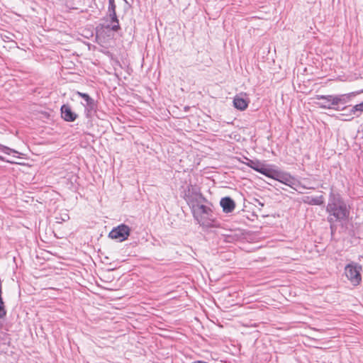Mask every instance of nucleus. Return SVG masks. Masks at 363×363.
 <instances>
[{
	"label": "nucleus",
	"mask_w": 363,
	"mask_h": 363,
	"mask_svg": "<svg viewBox=\"0 0 363 363\" xmlns=\"http://www.w3.org/2000/svg\"><path fill=\"white\" fill-rule=\"evenodd\" d=\"M328 213L329 223L347 221L350 214V206L338 192L333 189L328 195V202L326 206Z\"/></svg>",
	"instance_id": "f257e3e1"
},
{
	"label": "nucleus",
	"mask_w": 363,
	"mask_h": 363,
	"mask_svg": "<svg viewBox=\"0 0 363 363\" xmlns=\"http://www.w3.org/2000/svg\"><path fill=\"white\" fill-rule=\"evenodd\" d=\"M180 196L185 200L189 208H194L198 203H208L207 199L202 194L201 188L191 182L184 184L179 188Z\"/></svg>",
	"instance_id": "f03ea898"
},
{
	"label": "nucleus",
	"mask_w": 363,
	"mask_h": 363,
	"mask_svg": "<svg viewBox=\"0 0 363 363\" xmlns=\"http://www.w3.org/2000/svg\"><path fill=\"white\" fill-rule=\"evenodd\" d=\"M268 178L273 179L276 181L279 182L289 187L292 188L295 191H298L297 187H301L303 189H314L313 187H306L302 184L298 180L294 177L291 176L289 173L280 172L274 169H272L271 173Z\"/></svg>",
	"instance_id": "7ed1b4c3"
},
{
	"label": "nucleus",
	"mask_w": 363,
	"mask_h": 363,
	"mask_svg": "<svg viewBox=\"0 0 363 363\" xmlns=\"http://www.w3.org/2000/svg\"><path fill=\"white\" fill-rule=\"evenodd\" d=\"M362 265L354 262L347 264L345 267V276L354 286H358L362 281Z\"/></svg>",
	"instance_id": "20e7f679"
},
{
	"label": "nucleus",
	"mask_w": 363,
	"mask_h": 363,
	"mask_svg": "<svg viewBox=\"0 0 363 363\" xmlns=\"http://www.w3.org/2000/svg\"><path fill=\"white\" fill-rule=\"evenodd\" d=\"M77 95L81 97L84 101L81 104L84 107V115L86 118H92L96 115L98 109V102L91 98L88 94L80 91L77 92Z\"/></svg>",
	"instance_id": "39448f33"
},
{
	"label": "nucleus",
	"mask_w": 363,
	"mask_h": 363,
	"mask_svg": "<svg viewBox=\"0 0 363 363\" xmlns=\"http://www.w3.org/2000/svg\"><path fill=\"white\" fill-rule=\"evenodd\" d=\"M314 99L319 101H315V104L320 108L339 111L336 94L315 95Z\"/></svg>",
	"instance_id": "423d86ee"
},
{
	"label": "nucleus",
	"mask_w": 363,
	"mask_h": 363,
	"mask_svg": "<svg viewBox=\"0 0 363 363\" xmlns=\"http://www.w3.org/2000/svg\"><path fill=\"white\" fill-rule=\"evenodd\" d=\"M131 229L130 228L124 224L121 223L116 227H114L108 233V237L115 240L118 242H123L128 240V237L130 235Z\"/></svg>",
	"instance_id": "0eeeda50"
},
{
	"label": "nucleus",
	"mask_w": 363,
	"mask_h": 363,
	"mask_svg": "<svg viewBox=\"0 0 363 363\" xmlns=\"http://www.w3.org/2000/svg\"><path fill=\"white\" fill-rule=\"evenodd\" d=\"M205 203H198L194 208H190L194 219L203 225H204V223L202 222L203 218L208 217L211 216L212 213L211 208Z\"/></svg>",
	"instance_id": "6e6552de"
},
{
	"label": "nucleus",
	"mask_w": 363,
	"mask_h": 363,
	"mask_svg": "<svg viewBox=\"0 0 363 363\" xmlns=\"http://www.w3.org/2000/svg\"><path fill=\"white\" fill-rule=\"evenodd\" d=\"M245 159L247 161L245 162V164L247 167L264 175L267 177H269V176H270L269 174L272 169L268 167L267 165H265L264 163H262L258 160H251L247 157H245Z\"/></svg>",
	"instance_id": "1a4fd4ad"
},
{
	"label": "nucleus",
	"mask_w": 363,
	"mask_h": 363,
	"mask_svg": "<svg viewBox=\"0 0 363 363\" xmlns=\"http://www.w3.org/2000/svg\"><path fill=\"white\" fill-rule=\"evenodd\" d=\"M359 93V91H352L347 94H336L339 111H347L348 109V106L346 104L350 103Z\"/></svg>",
	"instance_id": "9d476101"
},
{
	"label": "nucleus",
	"mask_w": 363,
	"mask_h": 363,
	"mask_svg": "<svg viewBox=\"0 0 363 363\" xmlns=\"http://www.w3.org/2000/svg\"><path fill=\"white\" fill-rule=\"evenodd\" d=\"M60 111L62 118L67 122H74L78 117V115L72 110L69 105L63 104Z\"/></svg>",
	"instance_id": "9b49d317"
},
{
	"label": "nucleus",
	"mask_w": 363,
	"mask_h": 363,
	"mask_svg": "<svg viewBox=\"0 0 363 363\" xmlns=\"http://www.w3.org/2000/svg\"><path fill=\"white\" fill-rule=\"evenodd\" d=\"M220 205L223 212L226 213H232L235 208V203L230 196H225L220 199Z\"/></svg>",
	"instance_id": "f8f14e48"
},
{
	"label": "nucleus",
	"mask_w": 363,
	"mask_h": 363,
	"mask_svg": "<svg viewBox=\"0 0 363 363\" xmlns=\"http://www.w3.org/2000/svg\"><path fill=\"white\" fill-rule=\"evenodd\" d=\"M249 103L250 100L248 98H244L240 95H236L233 99L234 107L240 111H245L247 108Z\"/></svg>",
	"instance_id": "ddd939ff"
},
{
	"label": "nucleus",
	"mask_w": 363,
	"mask_h": 363,
	"mask_svg": "<svg viewBox=\"0 0 363 363\" xmlns=\"http://www.w3.org/2000/svg\"><path fill=\"white\" fill-rule=\"evenodd\" d=\"M108 16L111 20V25H107L106 28L114 32L118 31L121 29V26L119 24V20L118 18L116 12L108 13Z\"/></svg>",
	"instance_id": "4468645a"
},
{
	"label": "nucleus",
	"mask_w": 363,
	"mask_h": 363,
	"mask_svg": "<svg viewBox=\"0 0 363 363\" xmlns=\"http://www.w3.org/2000/svg\"><path fill=\"white\" fill-rule=\"evenodd\" d=\"M303 201L304 203H307L308 205L312 206H321L324 203V198L323 196H305L303 199Z\"/></svg>",
	"instance_id": "2eb2a0df"
},
{
	"label": "nucleus",
	"mask_w": 363,
	"mask_h": 363,
	"mask_svg": "<svg viewBox=\"0 0 363 363\" xmlns=\"http://www.w3.org/2000/svg\"><path fill=\"white\" fill-rule=\"evenodd\" d=\"M0 152H3L8 155H13L15 157L21 158V156L23 155L22 153L19 152L18 151L12 149L9 147H7L4 145H2L0 143Z\"/></svg>",
	"instance_id": "dca6fc26"
},
{
	"label": "nucleus",
	"mask_w": 363,
	"mask_h": 363,
	"mask_svg": "<svg viewBox=\"0 0 363 363\" xmlns=\"http://www.w3.org/2000/svg\"><path fill=\"white\" fill-rule=\"evenodd\" d=\"M347 116H356L357 117L361 115L357 105L351 106V108L348 110V113H346Z\"/></svg>",
	"instance_id": "f3484780"
},
{
	"label": "nucleus",
	"mask_w": 363,
	"mask_h": 363,
	"mask_svg": "<svg viewBox=\"0 0 363 363\" xmlns=\"http://www.w3.org/2000/svg\"><path fill=\"white\" fill-rule=\"evenodd\" d=\"M6 315V310L5 308L3 298H0V319L4 318Z\"/></svg>",
	"instance_id": "a211bd4d"
},
{
	"label": "nucleus",
	"mask_w": 363,
	"mask_h": 363,
	"mask_svg": "<svg viewBox=\"0 0 363 363\" xmlns=\"http://www.w3.org/2000/svg\"><path fill=\"white\" fill-rule=\"evenodd\" d=\"M116 5L115 4V0H108V12H116Z\"/></svg>",
	"instance_id": "6ab92c4d"
},
{
	"label": "nucleus",
	"mask_w": 363,
	"mask_h": 363,
	"mask_svg": "<svg viewBox=\"0 0 363 363\" xmlns=\"http://www.w3.org/2000/svg\"><path fill=\"white\" fill-rule=\"evenodd\" d=\"M253 204L255 206L260 208L264 206V203L258 199H254Z\"/></svg>",
	"instance_id": "aec40b11"
},
{
	"label": "nucleus",
	"mask_w": 363,
	"mask_h": 363,
	"mask_svg": "<svg viewBox=\"0 0 363 363\" xmlns=\"http://www.w3.org/2000/svg\"><path fill=\"white\" fill-rule=\"evenodd\" d=\"M0 161H2V162H7V163H11V164H14L16 163L15 162H13V161H10L7 159H6L4 157H3L2 155H0Z\"/></svg>",
	"instance_id": "412c9836"
},
{
	"label": "nucleus",
	"mask_w": 363,
	"mask_h": 363,
	"mask_svg": "<svg viewBox=\"0 0 363 363\" xmlns=\"http://www.w3.org/2000/svg\"><path fill=\"white\" fill-rule=\"evenodd\" d=\"M356 105H357L359 112L361 113H363V101L359 103V104H356Z\"/></svg>",
	"instance_id": "4be33fe9"
},
{
	"label": "nucleus",
	"mask_w": 363,
	"mask_h": 363,
	"mask_svg": "<svg viewBox=\"0 0 363 363\" xmlns=\"http://www.w3.org/2000/svg\"><path fill=\"white\" fill-rule=\"evenodd\" d=\"M234 236L235 235H228L227 238H226L227 241L228 242H233V241L235 240V239L234 238Z\"/></svg>",
	"instance_id": "5701e85b"
},
{
	"label": "nucleus",
	"mask_w": 363,
	"mask_h": 363,
	"mask_svg": "<svg viewBox=\"0 0 363 363\" xmlns=\"http://www.w3.org/2000/svg\"><path fill=\"white\" fill-rule=\"evenodd\" d=\"M124 2H125V6H127L128 8H130L132 6L131 4H130L129 1H128L127 0H123Z\"/></svg>",
	"instance_id": "b1692460"
},
{
	"label": "nucleus",
	"mask_w": 363,
	"mask_h": 363,
	"mask_svg": "<svg viewBox=\"0 0 363 363\" xmlns=\"http://www.w3.org/2000/svg\"><path fill=\"white\" fill-rule=\"evenodd\" d=\"M191 363H208V362H206L205 361L197 360V361L193 362Z\"/></svg>",
	"instance_id": "393cba45"
},
{
	"label": "nucleus",
	"mask_w": 363,
	"mask_h": 363,
	"mask_svg": "<svg viewBox=\"0 0 363 363\" xmlns=\"http://www.w3.org/2000/svg\"><path fill=\"white\" fill-rule=\"evenodd\" d=\"M131 1L133 2V0H131Z\"/></svg>",
	"instance_id": "a878e982"
}]
</instances>
